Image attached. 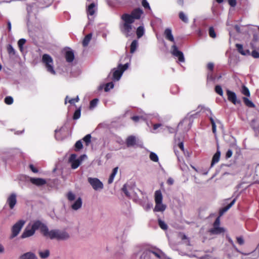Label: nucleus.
Masks as SVG:
<instances>
[{
	"instance_id": "nucleus-1",
	"label": "nucleus",
	"mask_w": 259,
	"mask_h": 259,
	"mask_svg": "<svg viewBox=\"0 0 259 259\" xmlns=\"http://www.w3.org/2000/svg\"><path fill=\"white\" fill-rule=\"evenodd\" d=\"M143 14V10L140 8L133 10L130 14L124 13L121 16V22L119 27L121 32L126 37L133 36L135 33V27L133 24L135 20L141 18Z\"/></svg>"
},
{
	"instance_id": "nucleus-2",
	"label": "nucleus",
	"mask_w": 259,
	"mask_h": 259,
	"mask_svg": "<svg viewBox=\"0 0 259 259\" xmlns=\"http://www.w3.org/2000/svg\"><path fill=\"white\" fill-rule=\"evenodd\" d=\"M45 236L51 239H56L57 240H65L69 238V235L67 232L58 229L49 231L48 229Z\"/></svg>"
},
{
	"instance_id": "nucleus-3",
	"label": "nucleus",
	"mask_w": 259,
	"mask_h": 259,
	"mask_svg": "<svg viewBox=\"0 0 259 259\" xmlns=\"http://www.w3.org/2000/svg\"><path fill=\"white\" fill-rule=\"evenodd\" d=\"M41 61L48 72L52 75H56V72L54 67L53 59L50 55L47 54H44L42 56Z\"/></svg>"
},
{
	"instance_id": "nucleus-4",
	"label": "nucleus",
	"mask_w": 259,
	"mask_h": 259,
	"mask_svg": "<svg viewBox=\"0 0 259 259\" xmlns=\"http://www.w3.org/2000/svg\"><path fill=\"white\" fill-rule=\"evenodd\" d=\"M128 67V64L125 63L122 65L120 64L117 68H114L113 71V77L114 80H119L121 78L123 72Z\"/></svg>"
},
{
	"instance_id": "nucleus-5",
	"label": "nucleus",
	"mask_w": 259,
	"mask_h": 259,
	"mask_svg": "<svg viewBox=\"0 0 259 259\" xmlns=\"http://www.w3.org/2000/svg\"><path fill=\"white\" fill-rule=\"evenodd\" d=\"M88 182L95 191H100L104 188L103 183L97 178L89 177L88 178Z\"/></svg>"
},
{
	"instance_id": "nucleus-6",
	"label": "nucleus",
	"mask_w": 259,
	"mask_h": 259,
	"mask_svg": "<svg viewBox=\"0 0 259 259\" xmlns=\"http://www.w3.org/2000/svg\"><path fill=\"white\" fill-rule=\"evenodd\" d=\"M86 157L87 156L85 155H82L77 159L76 155L75 154H72L69 159V161L71 163L72 168L76 169L77 168L83 159Z\"/></svg>"
},
{
	"instance_id": "nucleus-7",
	"label": "nucleus",
	"mask_w": 259,
	"mask_h": 259,
	"mask_svg": "<svg viewBox=\"0 0 259 259\" xmlns=\"http://www.w3.org/2000/svg\"><path fill=\"white\" fill-rule=\"evenodd\" d=\"M193 121L191 117H187L181 121L178 125L179 130H182L184 132L188 131L191 127Z\"/></svg>"
},
{
	"instance_id": "nucleus-8",
	"label": "nucleus",
	"mask_w": 259,
	"mask_h": 259,
	"mask_svg": "<svg viewBox=\"0 0 259 259\" xmlns=\"http://www.w3.org/2000/svg\"><path fill=\"white\" fill-rule=\"evenodd\" d=\"M30 224V226L32 228L34 231L35 232L36 230L39 229L40 230L41 233L45 236L46 232L48 230V228L46 225L43 224L40 221H35L33 222Z\"/></svg>"
},
{
	"instance_id": "nucleus-9",
	"label": "nucleus",
	"mask_w": 259,
	"mask_h": 259,
	"mask_svg": "<svg viewBox=\"0 0 259 259\" xmlns=\"http://www.w3.org/2000/svg\"><path fill=\"white\" fill-rule=\"evenodd\" d=\"M25 224V221L21 220L18 221L13 226L12 228L11 238L15 237L19 234Z\"/></svg>"
},
{
	"instance_id": "nucleus-10",
	"label": "nucleus",
	"mask_w": 259,
	"mask_h": 259,
	"mask_svg": "<svg viewBox=\"0 0 259 259\" xmlns=\"http://www.w3.org/2000/svg\"><path fill=\"white\" fill-rule=\"evenodd\" d=\"M171 53L176 58H177L180 62H184L185 58L183 53L179 50L178 47L175 44H174L171 48Z\"/></svg>"
},
{
	"instance_id": "nucleus-11",
	"label": "nucleus",
	"mask_w": 259,
	"mask_h": 259,
	"mask_svg": "<svg viewBox=\"0 0 259 259\" xmlns=\"http://www.w3.org/2000/svg\"><path fill=\"white\" fill-rule=\"evenodd\" d=\"M220 220L217 218L213 223V228L210 230L209 232L211 234H220L225 232L223 228L220 227Z\"/></svg>"
},
{
	"instance_id": "nucleus-12",
	"label": "nucleus",
	"mask_w": 259,
	"mask_h": 259,
	"mask_svg": "<svg viewBox=\"0 0 259 259\" xmlns=\"http://www.w3.org/2000/svg\"><path fill=\"white\" fill-rule=\"evenodd\" d=\"M17 203V195L15 193H12L7 198V204L10 209H12Z\"/></svg>"
},
{
	"instance_id": "nucleus-13",
	"label": "nucleus",
	"mask_w": 259,
	"mask_h": 259,
	"mask_svg": "<svg viewBox=\"0 0 259 259\" xmlns=\"http://www.w3.org/2000/svg\"><path fill=\"white\" fill-rule=\"evenodd\" d=\"M135 186L134 184L126 183L124 185L122 189L126 196L131 197L133 192H134V187Z\"/></svg>"
},
{
	"instance_id": "nucleus-14",
	"label": "nucleus",
	"mask_w": 259,
	"mask_h": 259,
	"mask_svg": "<svg viewBox=\"0 0 259 259\" xmlns=\"http://www.w3.org/2000/svg\"><path fill=\"white\" fill-rule=\"evenodd\" d=\"M97 10V5L95 3H92L88 6L87 5V12L89 19H90V17L93 16Z\"/></svg>"
},
{
	"instance_id": "nucleus-15",
	"label": "nucleus",
	"mask_w": 259,
	"mask_h": 259,
	"mask_svg": "<svg viewBox=\"0 0 259 259\" xmlns=\"http://www.w3.org/2000/svg\"><path fill=\"white\" fill-rule=\"evenodd\" d=\"M35 231L32 229V228L30 226V224H29L26 228H25V230L23 232L22 234L21 235V238H26L30 236H33L34 233Z\"/></svg>"
},
{
	"instance_id": "nucleus-16",
	"label": "nucleus",
	"mask_w": 259,
	"mask_h": 259,
	"mask_svg": "<svg viewBox=\"0 0 259 259\" xmlns=\"http://www.w3.org/2000/svg\"><path fill=\"white\" fill-rule=\"evenodd\" d=\"M226 93L228 96V99L229 101L231 102L234 105L240 103L239 101H237L236 95L234 92L227 90Z\"/></svg>"
},
{
	"instance_id": "nucleus-17",
	"label": "nucleus",
	"mask_w": 259,
	"mask_h": 259,
	"mask_svg": "<svg viewBox=\"0 0 259 259\" xmlns=\"http://www.w3.org/2000/svg\"><path fill=\"white\" fill-rule=\"evenodd\" d=\"M30 182L37 186H41L45 185L47 183L46 180L42 178H31L30 179Z\"/></svg>"
},
{
	"instance_id": "nucleus-18",
	"label": "nucleus",
	"mask_w": 259,
	"mask_h": 259,
	"mask_svg": "<svg viewBox=\"0 0 259 259\" xmlns=\"http://www.w3.org/2000/svg\"><path fill=\"white\" fill-rule=\"evenodd\" d=\"M164 34L166 39L173 42H175L174 37L172 34V31L170 28H166L164 30Z\"/></svg>"
},
{
	"instance_id": "nucleus-19",
	"label": "nucleus",
	"mask_w": 259,
	"mask_h": 259,
	"mask_svg": "<svg viewBox=\"0 0 259 259\" xmlns=\"http://www.w3.org/2000/svg\"><path fill=\"white\" fill-rule=\"evenodd\" d=\"M82 204V199L80 197H78L71 205V208L73 210H77L81 207Z\"/></svg>"
},
{
	"instance_id": "nucleus-20",
	"label": "nucleus",
	"mask_w": 259,
	"mask_h": 259,
	"mask_svg": "<svg viewBox=\"0 0 259 259\" xmlns=\"http://www.w3.org/2000/svg\"><path fill=\"white\" fill-rule=\"evenodd\" d=\"M38 254L41 258L46 259L49 257L50 251L48 249H40L38 251Z\"/></svg>"
},
{
	"instance_id": "nucleus-21",
	"label": "nucleus",
	"mask_w": 259,
	"mask_h": 259,
	"mask_svg": "<svg viewBox=\"0 0 259 259\" xmlns=\"http://www.w3.org/2000/svg\"><path fill=\"white\" fill-rule=\"evenodd\" d=\"M20 259H38L36 255L31 252H27L21 255Z\"/></svg>"
},
{
	"instance_id": "nucleus-22",
	"label": "nucleus",
	"mask_w": 259,
	"mask_h": 259,
	"mask_svg": "<svg viewBox=\"0 0 259 259\" xmlns=\"http://www.w3.org/2000/svg\"><path fill=\"white\" fill-rule=\"evenodd\" d=\"M151 254H154L155 256L159 258H161L164 256V253L159 250H149L146 253V255H150Z\"/></svg>"
},
{
	"instance_id": "nucleus-23",
	"label": "nucleus",
	"mask_w": 259,
	"mask_h": 259,
	"mask_svg": "<svg viewBox=\"0 0 259 259\" xmlns=\"http://www.w3.org/2000/svg\"><path fill=\"white\" fill-rule=\"evenodd\" d=\"M162 195L160 190H156L154 193V199L155 203L162 202Z\"/></svg>"
},
{
	"instance_id": "nucleus-24",
	"label": "nucleus",
	"mask_w": 259,
	"mask_h": 259,
	"mask_svg": "<svg viewBox=\"0 0 259 259\" xmlns=\"http://www.w3.org/2000/svg\"><path fill=\"white\" fill-rule=\"evenodd\" d=\"M166 209V205L161 202H158V203H155V206L154 209V211L157 212H162L165 210Z\"/></svg>"
},
{
	"instance_id": "nucleus-25",
	"label": "nucleus",
	"mask_w": 259,
	"mask_h": 259,
	"mask_svg": "<svg viewBox=\"0 0 259 259\" xmlns=\"http://www.w3.org/2000/svg\"><path fill=\"white\" fill-rule=\"evenodd\" d=\"M220 156H221V152L219 150V148H218L217 151L216 152V153L214 154V155H213V156L212 157V161H211V167H212L213 165L215 163L219 162V161L220 160Z\"/></svg>"
},
{
	"instance_id": "nucleus-26",
	"label": "nucleus",
	"mask_w": 259,
	"mask_h": 259,
	"mask_svg": "<svg viewBox=\"0 0 259 259\" xmlns=\"http://www.w3.org/2000/svg\"><path fill=\"white\" fill-rule=\"evenodd\" d=\"M209 120H210V122H211V125H212V132H213V133L214 134H216V132H217V126H216L215 124H216V123H221V122L218 119H216L215 120L213 118V117L212 116L209 117Z\"/></svg>"
},
{
	"instance_id": "nucleus-27",
	"label": "nucleus",
	"mask_w": 259,
	"mask_h": 259,
	"mask_svg": "<svg viewBox=\"0 0 259 259\" xmlns=\"http://www.w3.org/2000/svg\"><path fill=\"white\" fill-rule=\"evenodd\" d=\"M65 58L68 62H72L74 59V53L72 51H67L65 53Z\"/></svg>"
},
{
	"instance_id": "nucleus-28",
	"label": "nucleus",
	"mask_w": 259,
	"mask_h": 259,
	"mask_svg": "<svg viewBox=\"0 0 259 259\" xmlns=\"http://www.w3.org/2000/svg\"><path fill=\"white\" fill-rule=\"evenodd\" d=\"M126 143L127 147H131L136 144V138L134 136L128 137L126 140Z\"/></svg>"
},
{
	"instance_id": "nucleus-29",
	"label": "nucleus",
	"mask_w": 259,
	"mask_h": 259,
	"mask_svg": "<svg viewBox=\"0 0 259 259\" xmlns=\"http://www.w3.org/2000/svg\"><path fill=\"white\" fill-rule=\"evenodd\" d=\"M145 33V29L143 26H140L136 30L137 35L138 38H141Z\"/></svg>"
},
{
	"instance_id": "nucleus-30",
	"label": "nucleus",
	"mask_w": 259,
	"mask_h": 259,
	"mask_svg": "<svg viewBox=\"0 0 259 259\" xmlns=\"http://www.w3.org/2000/svg\"><path fill=\"white\" fill-rule=\"evenodd\" d=\"M117 171H118V167H116L113 169L112 174L110 176V177L108 181V184H111L113 182L114 179L116 175L117 174Z\"/></svg>"
},
{
	"instance_id": "nucleus-31",
	"label": "nucleus",
	"mask_w": 259,
	"mask_h": 259,
	"mask_svg": "<svg viewBox=\"0 0 259 259\" xmlns=\"http://www.w3.org/2000/svg\"><path fill=\"white\" fill-rule=\"evenodd\" d=\"M92 34L91 33L88 34L84 37L82 41V45L83 47H87L89 45L90 41L92 39Z\"/></svg>"
},
{
	"instance_id": "nucleus-32",
	"label": "nucleus",
	"mask_w": 259,
	"mask_h": 259,
	"mask_svg": "<svg viewBox=\"0 0 259 259\" xmlns=\"http://www.w3.org/2000/svg\"><path fill=\"white\" fill-rule=\"evenodd\" d=\"M235 201L236 198H234L230 204L224 207L220 211V215H222L225 212L227 211L229 209H230L234 205Z\"/></svg>"
},
{
	"instance_id": "nucleus-33",
	"label": "nucleus",
	"mask_w": 259,
	"mask_h": 259,
	"mask_svg": "<svg viewBox=\"0 0 259 259\" xmlns=\"http://www.w3.org/2000/svg\"><path fill=\"white\" fill-rule=\"evenodd\" d=\"M179 237L183 240V243H185L187 246H190V241L185 234L182 233L180 234Z\"/></svg>"
},
{
	"instance_id": "nucleus-34",
	"label": "nucleus",
	"mask_w": 259,
	"mask_h": 259,
	"mask_svg": "<svg viewBox=\"0 0 259 259\" xmlns=\"http://www.w3.org/2000/svg\"><path fill=\"white\" fill-rule=\"evenodd\" d=\"M138 46V42L137 40H134L131 45L130 52L131 53H134L136 50Z\"/></svg>"
},
{
	"instance_id": "nucleus-35",
	"label": "nucleus",
	"mask_w": 259,
	"mask_h": 259,
	"mask_svg": "<svg viewBox=\"0 0 259 259\" xmlns=\"http://www.w3.org/2000/svg\"><path fill=\"white\" fill-rule=\"evenodd\" d=\"M243 100L244 104L248 107H254L255 105L253 102L246 97H243Z\"/></svg>"
},
{
	"instance_id": "nucleus-36",
	"label": "nucleus",
	"mask_w": 259,
	"mask_h": 259,
	"mask_svg": "<svg viewBox=\"0 0 259 259\" xmlns=\"http://www.w3.org/2000/svg\"><path fill=\"white\" fill-rule=\"evenodd\" d=\"M150 159L154 161V162H158V157L157 155L154 152H151L149 155Z\"/></svg>"
},
{
	"instance_id": "nucleus-37",
	"label": "nucleus",
	"mask_w": 259,
	"mask_h": 259,
	"mask_svg": "<svg viewBox=\"0 0 259 259\" xmlns=\"http://www.w3.org/2000/svg\"><path fill=\"white\" fill-rule=\"evenodd\" d=\"M158 225L159 227L164 230H166L167 229V225L166 224V223L162 221L161 219H159L158 220Z\"/></svg>"
},
{
	"instance_id": "nucleus-38",
	"label": "nucleus",
	"mask_w": 259,
	"mask_h": 259,
	"mask_svg": "<svg viewBox=\"0 0 259 259\" xmlns=\"http://www.w3.org/2000/svg\"><path fill=\"white\" fill-rule=\"evenodd\" d=\"M99 102V100L97 98L93 99L90 102V108L93 109L97 106Z\"/></svg>"
},
{
	"instance_id": "nucleus-39",
	"label": "nucleus",
	"mask_w": 259,
	"mask_h": 259,
	"mask_svg": "<svg viewBox=\"0 0 259 259\" xmlns=\"http://www.w3.org/2000/svg\"><path fill=\"white\" fill-rule=\"evenodd\" d=\"M179 18L181 20H182L183 22L185 23H187L188 21V19L187 16L183 12H180Z\"/></svg>"
},
{
	"instance_id": "nucleus-40",
	"label": "nucleus",
	"mask_w": 259,
	"mask_h": 259,
	"mask_svg": "<svg viewBox=\"0 0 259 259\" xmlns=\"http://www.w3.org/2000/svg\"><path fill=\"white\" fill-rule=\"evenodd\" d=\"M163 127H164V126L161 123L154 124L153 125L152 132L154 133H156L157 132L156 131L159 128H160V129H163L164 130L165 128H163Z\"/></svg>"
},
{
	"instance_id": "nucleus-41",
	"label": "nucleus",
	"mask_w": 259,
	"mask_h": 259,
	"mask_svg": "<svg viewBox=\"0 0 259 259\" xmlns=\"http://www.w3.org/2000/svg\"><path fill=\"white\" fill-rule=\"evenodd\" d=\"M215 92L221 96H223V91L222 87L220 85H217L215 86Z\"/></svg>"
},
{
	"instance_id": "nucleus-42",
	"label": "nucleus",
	"mask_w": 259,
	"mask_h": 259,
	"mask_svg": "<svg viewBox=\"0 0 259 259\" xmlns=\"http://www.w3.org/2000/svg\"><path fill=\"white\" fill-rule=\"evenodd\" d=\"M241 93L243 95H244L247 97L250 96V92H249L248 89L244 85H243L242 88Z\"/></svg>"
},
{
	"instance_id": "nucleus-43",
	"label": "nucleus",
	"mask_w": 259,
	"mask_h": 259,
	"mask_svg": "<svg viewBox=\"0 0 259 259\" xmlns=\"http://www.w3.org/2000/svg\"><path fill=\"white\" fill-rule=\"evenodd\" d=\"M91 136L90 134L87 135L83 138V141L85 142V145L88 146L91 143Z\"/></svg>"
},
{
	"instance_id": "nucleus-44",
	"label": "nucleus",
	"mask_w": 259,
	"mask_h": 259,
	"mask_svg": "<svg viewBox=\"0 0 259 259\" xmlns=\"http://www.w3.org/2000/svg\"><path fill=\"white\" fill-rule=\"evenodd\" d=\"M7 51L10 55H14L15 54V49L11 45H9L7 47Z\"/></svg>"
},
{
	"instance_id": "nucleus-45",
	"label": "nucleus",
	"mask_w": 259,
	"mask_h": 259,
	"mask_svg": "<svg viewBox=\"0 0 259 259\" xmlns=\"http://www.w3.org/2000/svg\"><path fill=\"white\" fill-rule=\"evenodd\" d=\"M67 197L69 201H72L75 200V195L72 192H69L67 194Z\"/></svg>"
},
{
	"instance_id": "nucleus-46",
	"label": "nucleus",
	"mask_w": 259,
	"mask_h": 259,
	"mask_svg": "<svg viewBox=\"0 0 259 259\" xmlns=\"http://www.w3.org/2000/svg\"><path fill=\"white\" fill-rule=\"evenodd\" d=\"M26 42V40L24 38H21L19 40L18 42V45L21 51H22L23 46Z\"/></svg>"
},
{
	"instance_id": "nucleus-47",
	"label": "nucleus",
	"mask_w": 259,
	"mask_h": 259,
	"mask_svg": "<svg viewBox=\"0 0 259 259\" xmlns=\"http://www.w3.org/2000/svg\"><path fill=\"white\" fill-rule=\"evenodd\" d=\"M80 109L79 108L75 111L73 115V119L75 120L78 119L80 117Z\"/></svg>"
},
{
	"instance_id": "nucleus-48",
	"label": "nucleus",
	"mask_w": 259,
	"mask_h": 259,
	"mask_svg": "<svg viewBox=\"0 0 259 259\" xmlns=\"http://www.w3.org/2000/svg\"><path fill=\"white\" fill-rule=\"evenodd\" d=\"M209 35L212 38H215L216 37V34L213 27H210L209 28Z\"/></svg>"
},
{
	"instance_id": "nucleus-49",
	"label": "nucleus",
	"mask_w": 259,
	"mask_h": 259,
	"mask_svg": "<svg viewBox=\"0 0 259 259\" xmlns=\"http://www.w3.org/2000/svg\"><path fill=\"white\" fill-rule=\"evenodd\" d=\"M114 87V84L113 82H109L106 84L105 87V91L108 92L110 89H113Z\"/></svg>"
},
{
	"instance_id": "nucleus-50",
	"label": "nucleus",
	"mask_w": 259,
	"mask_h": 259,
	"mask_svg": "<svg viewBox=\"0 0 259 259\" xmlns=\"http://www.w3.org/2000/svg\"><path fill=\"white\" fill-rule=\"evenodd\" d=\"M5 102L8 105H11L13 102V99L12 97L8 96L5 99Z\"/></svg>"
},
{
	"instance_id": "nucleus-51",
	"label": "nucleus",
	"mask_w": 259,
	"mask_h": 259,
	"mask_svg": "<svg viewBox=\"0 0 259 259\" xmlns=\"http://www.w3.org/2000/svg\"><path fill=\"white\" fill-rule=\"evenodd\" d=\"M236 47L240 53L242 55H245V53L243 52V46L242 45L237 44L236 45Z\"/></svg>"
},
{
	"instance_id": "nucleus-52",
	"label": "nucleus",
	"mask_w": 259,
	"mask_h": 259,
	"mask_svg": "<svg viewBox=\"0 0 259 259\" xmlns=\"http://www.w3.org/2000/svg\"><path fill=\"white\" fill-rule=\"evenodd\" d=\"M142 5L145 9H148L149 10L151 9L150 5L147 0H142Z\"/></svg>"
},
{
	"instance_id": "nucleus-53",
	"label": "nucleus",
	"mask_w": 259,
	"mask_h": 259,
	"mask_svg": "<svg viewBox=\"0 0 259 259\" xmlns=\"http://www.w3.org/2000/svg\"><path fill=\"white\" fill-rule=\"evenodd\" d=\"M75 147L77 150H80L82 148V144L81 141H77L75 144Z\"/></svg>"
},
{
	"instance_id": "nucleus-54",
	"label": "nucleus",
	"mask_w": 259,
	"mask_h": 259,
	"mask_svg": "<svg viewBox=\"0 0 259 259\" xmlns=\"http://www.w3.org/2000/svg\"><path fill=\"white\" fill-rule=\"evenodd\" d=\"M62 127L60 128V129H56L55 130V138L57 140H62V138L60 137V135H59V133L61 132L62 130Z\"/></svg>"
},
{
	"instance_id": "nucleus-55",
	"label": "nucleus",
	"mask_w": 259,
	"mask_h": 259,
	"mask_svg": "<svg viewBox=\"0 0 259 259\" xmlns=\"http://www.w3.org/2000/svg\"><path fill=\"white\" fill-rule=\"evenodd\" d=\"M68 96H67L65 99V104H67V102H68L71 104H74L75 103L74 98H72V99H69L68 100Z\"/></svg>"
},
{
	"instance_id": "nucleus-56",
	"label": "nucleus",
	"mask_w": 259,
	"mask_h": 259,
	"mask_svg": "<svg viewBox=\"0 0 259 259\" xmlns=\"http://www.w3.org/2000/svg\"><path fill=\"white\" fill-rule=\"evenodd\" d=\"M141 118L145 119V118L143 116H134L132 117V119L135 122L138 121Z\"/></svg>"
},
{
	"instance_id": "nucleus-57",
	"label": "nucleus",
	"mask_w": 259,
	"mask_h": 259,
	"mask_svg": "<svg viewBox=\"0 0 259 259\" xmlns=\"http://www.w3.org/2000/svg\"><path fill=\"white\" fill-rule=\"evenodd\" d=\"M237 243L240 245H243L244 243V239L242 237H237L236 238Z\"/></svg>"
},
{
	"instance_id": "nucleus-58",
	"label": "nucleus",
	"mask_w": 259,
	"mask_h": 259,
	"mask_svg": "<svg viewBox=\"0 0 259 259\" xmlns=\"http://www.w3.org/2000/svg\"><path fill=\"white\" fill-rule=\"evenodd\" d=\"M229 4L232 7L236 5V0H228Z\"/></svg>"
},
{
	"instance_id": "nucleus-59",
	"label": "nucleus",
	"mask_w": 259,
	"mask_h": 259,
	"mask_svg": "<svg viewBox=\"0 0 259 259\" xmlns=\"http://www.w3.org/2000/svg\"><path fill=\"white\" fill-rule=\"evenodd\" d=\"M35 6V5H32V6L29 5H27V10L28 13L29 14H30L32 12V8H33Z\"/></svg>"
},
{
	"instance_id": "nucleus-60",
	"label": "nucleus",
	"mask_w": 259,
	"mask_h": 259,
	"mask_svg": "<svg viewBox=\"0 0 259 259\" xmlns=\"http://www.w3.org/2000/svg\"><path fill=\"white\" fill-rule=\"evenodd\" d=\"M232 154H233L232 151L231 149H229L226 153V157L227 158H230L232 156Z\"/></svg>"
},
{
	"instance_id": "nucleus-61",
	"label": "nucleus",
	"mask_w": 259,
	"mask_h": 259,
	"mask_svg": "<svg viewBox=\"0 0 259 259\" xmlns=\"http://www.w3.org/2000/svg\"><path fill=\"white\" fill-rule=\"evenodd\" d=\"M5 248L4 246L0 243V255L5 253Z\"/></svg>"
},
{
	"instance_id": "nucleus-62",
	"label": "nucleus",
	"mask_w": 259,
	"mask_h": 259,
	"mask_svg": "<svg viewBox=\"0 0 259 259\" xmlns=\"http://www.w3.org/2000/svg\"><path fill=\"white\" fill-rule=\"evenodd\" d=\"M152 204L148 203L143 207L146 210H148L152 207Z\"/></svg>"
},
{
	"instance_id": "nucleus-63",
	"label": "nucleus",
	"mask_w": 259,
	"mask_h": 259,
	"mask_svg": "<svg viewBox=\"0 0 259 259\" xmlns=\"http://www.w3.org/2000/svg\"><path fill=\"white\" fill-rule=\"evenodd\" d=\"M252 56L254 58H259V53L256 51H253L252 52Z\"/></svg>"
},
{
	"instance_id": "nucleus-64",
	"label": "nucleus",
	"mask_w": 259,
	"mask_h": 259,
	"mask_svg": "<svg viewBox=\"0 0 259 259\" xmlns=\"http://www.w3.org/2000/svg\"><path fill=\"white\" fill-rule=\"evenodd\" d=\"M207 79L209 80H213L214 79L212 76V73L211 71L209 72L207 74Z\"/></svg>"
}]
</instances>
